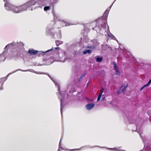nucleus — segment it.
Instances as JSON below:
<instances>
[{"label":"nucleus","instance_id":"1","mask_svg":"<svg viewBox=\"0 0 151 151\" xmlns=\"http://www.w3.org/2000/svg\"><path fill=\"white\" fill-rule=\"evenodd\" d=\"M4 1V2H6L4 6L7 10L12 11L16 13L21 12L20 6H16L11 4L7 1V0Z\"/></svg>","mask_w":151,"mask_h":151},{"label":"nucleus","instance_id":"2","mask_svg":"<svg viewBox=\"0 0 151 151\" xmlns=\"http://www.w3.org/2000/svg\"><path fill=\"white\" fill-rule=\"evenodd\" d=\"M128 87V83H127L126 85L124 86H122L120 89L117 91V93L119 95L121 92H123L124 93H125L126 91V89Z\"/></svg>","mask_w":151,"mask_h":151},{"label":"nucleus","instance_id":"3","mask_svg":"<svg viewBox=\"0 0 151 151\" xmlns=\"http://www.w3.org/2000/svg\"><path fill=\"white\" fill-rule=\"evenodd\" d=\"M115 71V74L117 76H119L120 73L119 72L118 67L116 65V63L113 62V63Z\"/></svg>","mask_w":151,"mask_h":151},{"label":"nucleus","instance_id":"4","mask_svg":"<svg viewBox=\"0 0 151 151\" xmlns=\"http://www.w3.org/2000/svg\"><path fill=\"white\" fill-rule=\"evenodd\" d=\"M21 12L26 11L28 8L27 6L26 3H25L22 5L19 6Z\"/></svg>","mask_w":151,"mask_h":151},{"label":"nucleus","instance_id":"5","mask_svg":"<svg viewBox=\"0 0 151 151\" xmlns=\"http://www.w3.org/2000/svg\"><path fill=\"white\" fill-rule=\"evenodd\" d=\"M38 52V51L33 49H29L28 52V53L30 55H35Z\"/></svg>","mask_w":151,"mask_h":151},{"label":"nucleus","instance_id":"6","mask_svg":"<svg viewBox=\"0 0 151 151\" xmlns=\"http://www.w3.org/2000/svg\"><path fill=\"white\" fill-rule=\"evenodd\" d=\"M26 3L28 8L30 7L32 5H34L36 3V2L35 0H32Z\"/></svg>","mask_w":151,"mask_h":151},{"label":"nucleus","instance_id":"7","mask_svg":"<svg viewBox=\"0 0 151 151\" xmlns=\"http://www.w3.org/2000/svg\"><path fill=\"white\" fill-rule=\"evenodd\" d=\"M26 3L28 8L30 7L32 5H34L36 3V2L35 0H32Z\"/></svg>","mask_w":151,"mask_h":151},{"label":"nucleus","instance_id":"8","mask_svg":"<svg viewBox=\"0 0 151 151\" xmlns=\"http://www.w3.org/2000/svg\"><path fill=\"white\" fill-rule=\"evenodd\" d=\"M95 104H88L86 105V107L88 110H90L93 108Z\"/></svg>","mask_w":151,"mask_h":151},{"label":"nucleus","instance_id":"9","mask_svg":"<svg viewBox=\"0 0 151 151\" xmlns=\"http://www.w3.org/2000/svg\"><path fill=\"white\" fill-rule=\"evenodd\" d=\"M92 52V50H88L84 51L83 52V53L84 54H86L87 53L91 54Z\"/></svg>","mask_w":151,"mask_h":151},{"label":"nucleus","instance_id":"10","mask_svg":"<svg viewBox=\"0 0 151 151\" xmlns=\"http://www.w3.org/2000/svg\"><path fill=\"white\" fill-rule=\"evenodd\" d=\"M55 42L56 45L57 46H59L63 43V42L60 40H56Z\"/></svg>","mask_w":151,"mask_h":151},{"label":"nucleus","instance_id":"11","mask_svg":"<svg viewBox=\"0 0 151 151\" xmlns=\"http://www.w3.org/2000/svg\"><path fill=\"white\" fill-rule=\"evenodd\" d=\"M103 58L102 57H97L96 58V60L97 62H101Z\"/></svg>","mask_w":151,"mask_h":151},{"label":"nucleus","instance_id":"12","mask_svg":"<svg viewBox=\"0 0 151 151\" xmlns=\"http://www.w3.org/2000/svg\"><path fill=\"white\" fill-rule=\"evenodd\" d=\"M44 9L45 11H47L50 9V7L49 6H46L44 8Z\"/></svg>","mask_w":151,"mask_h":151},{"label":"nucleus","instance_id":"13","mask_svg":"<svg viewBox=\"0 0 151 151\" xmlns=\"http://www.w3.org/2000/svg\"><path fill=\"white\" fill-rule=\"evenodd\" d=\"M74 91H75V88L74 87H72L71 88L69 91V92L70 93H73Z\"/></svg>","mask_w":151,"mask_h":151},{"label":"nucleus","instance_id":"14","mask_svg":"<svg viewBox=\"0 0 151 151\" xmlns=\"http://www.w3.org/2000/svg\"><path fill=\"white\" fill-rule=\"evenodd\" d=\"M105 22H104L103 24H102L101 25V27H102V28H104L106 27V22L105 20Z\"/></svg>","mask_w":151,"mask_h":151},{"label":"nucleus","instance_id":"15","mask_svg":"<svg viewBox=\"0 0 151 151\" xmlns=\"http://www.w3.org/2000/svg\"><path fill=\"white\" fill-rule=\"evenodd\" d=\"M104 90V88H102L101 90H100V92L99 93V94H101V95H102V93L103 92Z\"/></svg>","mask_w":151,"mask_h":151},{"label":"nucleus","instance_id":"16","mask_svg":"<svg viewBox=\"0 0 151 151\" xmlns=\"http://www.w3.org/2000/svg\"><path fill=\"white\" fill-rule=\"evenodd\" d=\"M101 94H99L98 96V99H97V101H99L100 100V99H101Z\"/></svg>","mask_w":151,"mask_h":151},{"label":"nucleus","instance_id":"17","mask_svg":"<svg viewBox=\"0 0 151 151\" xmlns=\"http://www.w3.org/2000/svg\"><path fill=\"white\" fill-rule=\"evenodd\" d=\"M78 150V149H70V150H69L68 151H74L75 150Z\"/></svg>","mask_w":151,"mask_h":151},{"label":"nucleus","instance_id":"18","mask_svg":"<svg viewBox=\"0 0 151 151\" xmlns=\"http://www.w3.org/2000/svg\"><path fill=\"white\" fill-rule=\"evenodd\" d=\"M147 86V85H144L143 87H142L141 88L140 90H142L144 87H146Z\"/></svg>","mask_w":151,"mask_h":151},{"label":"nucleus","instance_id":"19","mask_svg":"<svg viewBox=\"0 0 151 151\" xmlns=\"http://www.w3.org/2000/svg\"><path fill=\"white\" fill-rule=\"evenodd\" d=\"M53 48H52L51 49H50V50H47V51H46L45 52H48L50 51H52V50H53Z\"/></svg>","mask_w":151,"mask_h":151},{"label":"nucleus","instance_id":"20","mask_svg":"<svg viewBox=\"0 0 151 151\" xmlns=\"http://www.w3.org/2000/svg\"><path fill=\"white\" fill-rule=\"evenodd\" d=\"M151 83V79H150L149 80V82L147 83V86L149 84H150Z\"/></svg>","mask_w":151,"mask_h":151},{"label":"nucleus","instance_id":"21","mask_svg":"<svg viewBox=\"0 0 151 151\" xmlns=\"http://www.w3.org/2000/svg\"><path fill=\"white\" fill-rule=\"evenodd\" d=\"M108 10L106 11L104 13V15H105L106 14H107L108 13Z\"/></svg>","mask_w":151,"mask_h":151},{"label":"nucleus","instance_id":"22","mask_svg":"<svg viewBox=\"0 0 151 151\" xmlns=\"http://www.w3.org/2000/svg\"><path fill=\"white\" fill-rule=\"evenodd\" d=\"M54 49L55 50H58L59 49V48L58 47H56L54 48Z\"/></svg>","mask_w":151,"mask_h":151},{"label":"nucleus","instance_id":"23","mask_svg":"<svg viewBox=\"0 0 151 151\" xmlns=\"http://www.w3.org/2000/svg\"><path fill=\"white\" fill-rule=\"evenodd\" d=\"M3 89V88L2 86L0 87V90H2Z\"/></svg>","mask_w":151,"mask_h":151},{"label":"nucleus","instance_id":"24","mask_svg":"<svg viewBox=\"0 0 151 151\" xmlns=\"http://www.w3.org/2000/svg\"><path fill=\"white\" fill-rule=\"evenodd\" d=\"M87 48H91L92 47L91 46H88L87 47Z\"/></svg>","mask_w":151,"mask_h":151},{"label":"nucleus","instance_id":"25","mask_svg":"<svg viewBox=\"0 0 151 151\" xmlns=\"http://www.w3.org/2000/svg\"><path fill=\"white\" fill-rule=\"evenodd\" d=\"M86 75V73L84 74V75L83 76H81V78H82L83 77H84Z\"/></svg>","mask_w":151,"mask_h":151},{"label":"nucleus","instance_id":"26","mask_svg":"<svg viewBox=\"0 0 151 151\" xmlns=\"http://www.w3.org/2000/svg\"><path fill=\"white\" fill-rule=\"evenodd\" d=\"M105 98V97H104L103 98H102V100H104Z\"/></svg>","mask_w":151,"mask_h":151},{"label":"nucleus","instance_id":"27","mask_svg":"<svg viewBox=\"0 0 151 151\" xmlns=\"http://www.w3.org/2000/svg\"><path fill=\"white\" fill-rule=\"evenodd\" d=\"M52 4H52L51 3L50 4V5H52Z\"/></svg>","mask_w":151,"mask_h":151},{"label":"nucleus","instance_id":"28","mask_svg":"<svg viewBox=\"0 0 151 151\" xmlns=\"http://www.w3.org/2000/svg\"><path fill=\"white\" fill-rule=\"evenodd\" d=\"M149 111H151H151H147V113H148V112H149Z\"/></svg>","mask_w":151,"mask_h":151},{"label":"nucleus","instance_id":"29","mask_svg":"<svg viewBox=\"0 0 151 151\" xmlns=\"http://www.w3.org/2000/svg\"><path fill=\"white\" fill-rule=\"evenodd\" d=\"M7 46H8V45H7L6 46V47H7Z\"/></svg>","mask_w":151,"mask_h":151},{"label":"nucleus","instance_id":"30","mask_svg":"<svg viewBox=\"0 0 151 151\" xmlns=\"http://www.w3.org/2000/svg\"><path fill=\"white\" fill-rule=\"evenodd\" d=\"M3 55V54H1V55Z\"/></svg>","mask_w":151,"mask_h":151},{"label":"nucleus","instance_id":"31","mask_svg":"<svg viewBox=\"0 0 151 151\" xmlns=\"http://www.w3.org/2000/svg\"><path fill=\"white\" fill-rule=\"evenodd\" d=\"M60 109H61V107Z\"/></svg>","mask_w":151,"mask_h":151},{"label":"nucleus","instance_id":"32","mask_svg":"<svg viewBox=\"0 0 151 151\" xmlns=\"http://www.w3.org/2000/svg\"><path fill=\"white\" fill-rule=\"evenodd\" d=\"M61 105V103H60Z\"/></svg>","mask_w":151,"mask_h":151}]
</instances>
